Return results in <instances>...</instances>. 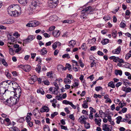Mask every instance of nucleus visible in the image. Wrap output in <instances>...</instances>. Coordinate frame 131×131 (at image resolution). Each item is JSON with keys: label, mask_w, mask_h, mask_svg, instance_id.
<instances>
[{"label": "nucleus", "mask_w": 131, "mask_h": 131, "mask_svg": "<svg viewBox=\"0 0 131 131\" xmlns=\"http://www.w3.org/2000/svg\"><path fill=\"white\" fill-rule=\"evenodd\" d=\"M20 7L18 5H11L8 7V12L10 15L16 17L20 15L21 14L20 11L18 12L17 11L18 9L20 10Z\"/></svg>", "instance_id": "nucleus-1"}, {"label": "nucleus", "mask_w": 131, "mask_h": 131, "mask_svg": "<svg viewBox=\"0 0 131 131\" xmlns=\"http://www.w3.org/2000/svg\"><path fill=\"white\" fill-rule=\"evenodd\" d=\"M40 4L39 2L37 1L34 0L31 2L29 8V11H32L31 13L35 12L39 10L38 9Z\"/></svg>", "instance_id": "nucleus-2"}, {"label": "nucleus", "mask_w": 131, "mask_h": 131, "mask_svg": "<svg viewBox=\"0 0 131 131\" xmlns=\"http://www.w3.org/2000/svg\"><path fill=\"white\" fill-rule=\"evenodd\" d=\"M14 84H16L17 88H15L14 87H12L14 90V92L15 94L14 95H16V97L19 98L21 95V90L20 89V87L17 83H14Z\"/></svg>", "instance_id": "nucleus-3"}, {"label": "nucleus", "mask_w": 131, "mask_h": 131, "mask_svg": "<svg viewBox=\"0 0 131 131\" xmlns=\"http://www.w3.org/2000/svg\"><path fill=\"white\" fill-rule=\"evenodd\" d=\"M11 97L9 99L6 100V102L9 103L10 105H15L18 102L19 100V97Z\"/></svg>", "instance_id": "nucleus-4"}, {"label": "nucleus", "mask_w": 131, "mask_h": 131, "mask_svg": "<svg viewBox=\"0 0 131 131\" xmlns=\"http://www.w3.org/2000/svg\"><path fill=\"white\" fill-rule=\"evenodd\" d=\"M58 3V0H49L48 2V5L50 8H55Z\"/></svg>", "instance_id": "nucleus-5"}, {"label": "nucleus", "mask_w": 131, "mask_h": 131, "mask_svg": "<svg viewBox=\"0 0 131 131\" xmlns=\"http://www.w3.org/2000/svg\"><path fill=\"white\" fill-rule=\"evenodd\" d=\"M35 38V37L34 35H30L28 36L27 38L23 40V43L26 44L30 42Z\"/></svg>", "instance_id": "nucleus-6"}, {"label": "nucleus", "mask_w": 131, "mask_h": 131, "mask_svg": "<svg viewBox=\"0 0 131 131\" xmlns=\"http://www.w3.org/2000/svg\"><path fill=\"white\" fill-rule=\"evenodd\" d=\"M20 67L26 72H28L31 69V67L29 65H21Z\"/></svg>", "instance_id": "nucleus-7"}, {"label": "nucleus", "mask_w": 131, "mask_h": 131, "mask_svg": "<svg viewBox=\"0 0 131 131\" xmlns=\"http://www.w3.org/2000/svg\"><path fill=\"white\" fill-rule=\"evenodd\" d=\"M1 122L2 124H3L7 125H9L10 123V121L8 118H6L4 120H1Z\"/></svg>", "instance_id": "nucleus-8"}, {"label": "nucleus", "mask_w": 131, "mask_h": 131, "mask_svg": "<svg viewBox=\"0 0 131 131\" xmlns=\"http://www.w3.org/2000/svg\"><path fill=\"white\" fill-rule=\"evenodd\" d=\"M110 126L108 124H104L102 126V129L105 131H111L109 128Z\"/></svg>", "instance_id": "nucleus-9"}, {"label": "nucleus", "mask_w": 131, "mask_h": 131, "mask_svg": "<svg viewBox=\"0 0 131 131\" xmlns=\"http://www.w3.org/2000/svg\"><path fill=\"white\" fill-rule=\"evenodd\" d=\"M86 118L84 116H81L78 119V121L81 124H83L86 122Z\"/></svg>", "instance_id": "nucleus-10"}, {"label": "nucleus", "mask_w": 131, "mask_h": 131, "mask_svg": "<svg viewBox=\"0 0 131 131\" xmlns=\"http://www.w3.org/2000/svg\"><path fill=\"white\" fill-rule=\"evenodd\" d=\"M16 40L15 38L13 37H11L10 39H9L8 40V42L7 45L8 47H10L11 46L10 45L13 44L14 42Z\"/></svg>", "instance_id": "nucleus-11"}, {"label": "nucleus", "mask_w": 131, "mask_h": 131, "mask_svg": "<svg viewBox=\"0 0 131 131\" xmlns=\"http://www.w3.org/2000/svg\"><path fill=\"white\" fill-rule=\"evenodd\" d=\"M49 108L46 106H42L40 109V111L41 113L45 112H47L49 111Z\"/></svg>", "instance_id": "nucleus-12"}, {"label": "nucleus", "mask_w": 131, "mask_h": 131, "mask_svg": "<svg viewBox=\"0 0 131 131\" xmlns=\"http://www.w3.org/2000/svg\"><path fill=\"white\" fill-rule=\"evenodd\" d=\"M121 47L119 46L117 47L116 49L113 50L112 51V53L113 54H118L121 51Z\"/></svg>", "instance_id": "nucleus-13"}, {"label": "nucleus", "mask_w": 131, "mask_h": 131, "mask_svg": "<svg viewBox=\"0 0 131 131\" xmlns=\"http://www.w3.org/2000/svg\"><path fill=\"white\" fill-rule=\"evenodd\" d=\"M30 79L32 81V82H30V81L31 80H29V82L30 84H34V82L37 80V77L35 75H34L31 77Z\"/></svg>", "instance_id": "nucleus-14"}, {"label": "nucleus", "mask_w": 131, "mask_h": 131, "mask_svg": "<svg viewBox=\"0 0 131 131\" xmlns=\"http://www.w3.org/2000/svg\"><path fill=\"white\" fill-rule=\"evenodd\" d=\"M61 44V43L59 42H56L52 45V48L55 49L58 47L60 46Z\"/></svg>", "instance_id": "nucleus-15"}, {"label": "nucleus", "mask_w": 131, "mask_h": 131, "mask_svg": "<svg viewBox=\"0 0 131 131\" xmlns=\"http://www.w3.org/2000/svg\"><path fill=\"white\" fill-rule=\"evenodd\" d=\"M60 34V32L59 30H54L53 31V35L56 37H58Z\"/></svg>", "instance_id": "nucleus-16"}, {"label": "nucleus", "mask_w": 131, "mask_h": 131, "mask_svg": "<svg viewBox=\"0 0 131 131\" xmlns=\"http://www.w3.org/2000/svg\"><path fill=\"white\" fill-rule=\"evenodd\" d=\"M86 13L87 14H90L91 12L93 11V9L92 8V7L91 6H89L85 9Z\"/></svg>", "instance_id": "nucleus-17"}, {"label": "nucleus", "mask_w": 131, "mask_h": 131, "mask_svg": "<svg viewBox=\"0 0 131 131\" xmlns=\"http://www.w3.org/2000/svg\"><path fill=\"white\" fill-rule=\"evenodd\" d=\"M70 45H69V47H72V48L74 47L76 43V41L74 40H72L69 42Z\"/></svg>", "instance_id": "nucleus-18"}, {"label": "nucleus", "mask_w": 131, "mask_h": 131, "mask_svg": "<svg viewBox=\"0 0 131 131\" xmlns=\"http://www.w3.org/2000/svg\"><path fill=\"white\" fill-rule=\"evenodd\" d=\"M31 24H32V27H35L40 24V23L39 21H31Z\"/></svg>", "instance_id": "nucleus-19"}, {"label": "nucleus", "mask_w": 131, "mask_h": 131, "mask_svg": "<svg viewBox=\"0 0 131 131\" xmlns=\"http://www.w3.org/2000/svg\"><path fill=\"white\" fill-rule=\"evenodd\" d=\"M40 53L41 55H44L45 54H46L47 52V51L46 50V49L44 47L40 51Z\"/></svg>", "instance_id": "nucleus-20"}, {"label": "nucleus", "mask_w": 131, "mask_h": 131, "mask_svg": "<svg viewBox=\"0 0 131 131\" xmlns=\"http://www.w3.org/2000/svg\"><path fill=\"white\" fill-rule=\"evenodd\" d=\"M95 121L96 123L99 126L101 125V119H99L98 120L97 119L95 118Z\"/></svg>", "instance_id": "nucleus-21"}, {"label": "nucleus", "mask_w": 131, "mask_h": 131, "mask_svg": "<svg viewBox=\"0 0 131 131\" xmlns=\"http://www.w3.org/2000/svg\"><path fill=\"white\" fill-rule=\"evenodd\" d=\"M115 74L116 75H119L121 76L122 75V71L121 70H116L115 71Z\"/></svg>", "instance_id": "nucleus-22"}, {"label": "nucleus", "mask_w": 131, "mask_h": 131, "mask_svg": "<svg viewBox=\"0 0 131 131\" xmlns=\"http://www.w3.org/2000/svg\"><path fill=\"white\" fill-rule=\"evenodd\" d=\"M108 86L114 88H115V85L112 81L109 82L108 84Z\"/></svg>", "instance_id": "nucleus-23"}, {"label": "nucleus", "mask_w": 131, "mask_h": 131, "mask_svg": "<svg viewBox=\"0 0 131 131\" xmlns=\"http://www.w3.org/2000/svg\"><path fill=\"white\" fill-rule=\"evenodd\" d=\"M109 40L107 39H105L101 41L103 45L106 44L108 42Z\"/></svg>", "instance_id": "nucleus-24"}, {"label": "nucleus", "mask_w": 131, "mask_h": 131, "mask_svg": "<svg viewBox=\"0 0 131 131\" xmlns=\"http://www.w3.org/2000/svg\"><path fill=\"white\" fill-rule=\"evenodd\" d=\"M19 3L21 4L25 5L27 3V0H18Z\"/></svg>", "instance_id": "nucleus-25"}, {"label": "nucleus", "mask_w": 131, "mask_h": 131, "mask_svg": "<svg viewBox=\"0 0 131 131\" xmlns=\"http://www.w3.org/2000/svg\"><path fill=\"white\" fill-rule=\"evenodd\" d=\"M11 131H19L18 128L16 126H13L10 128Z\"/></svg>", "instance_id": "nucleus-26"}, {"label": "nucleus", "mask_w": 131, "mask_h": 131, "mask_svg": "<svg viewBox=\"0 0 131 131\" xmlns=\"http://www.w3.org/2000/svg\"><path fill=\"white\" fill-rule=\"evenodd\" d=\"M88 103L85 100L83 101V103L82 104V106L84 108H88Z\"/></svg>", "instance_id": "nucleus-27"}, {"label": "nucleus", "mask_w": 131, "mask_h": 131, "mask_svg": "<svg viewBox=\"0 0 131 131\" xmlns=\"http://www.w3.org/2000/svg\"><path fill=\"white\" fill-rule=\"evenodd\" d=\"M37 92L38 93H40L41 94L43 95L45 94V92L42 89H37Z\"/></svg>", "instance_id": "nucleus-28"}, {"label": "nucleus", "mask_w": 131, "mask_h": 131, "mask_svg": "<svg viewBox=\"0 0 131 131\" xmlns=\"http://www.w3.org/2000/svg\"><path fill=\"white\" fill-rule=\"evenodd\" d=\"M64 81L66 84H70L71 82V81L68 78H65L64 80Z\"/></svg>", "instance_id": "nucleus-29"}, {"label": "nucleus", "mask_w": 131, "mask_h": 131, "mask_svg": "<svg viewBox=\"0 0 131 131\" xmlns=\"http://www.w3.org/2000/svg\"><path fill=\"white\" fill-rule=\"evenodd\" d=\"M81 48L84 51H86L87 49V47L85 43H83L81 46Z\"/></svg>", "instance_id": "nucleus-30"}, {"label": "nucleus", "mask_w": 131, "mask_h": 131, "mask_svg": "<svg viewBox=\"0 0 131 131\" xmlns=\"http://www.w3.org/2000/svg\"><path fill=\"white\" fill-rule=\"evenodd\" d=\"M5 74L7 78H9L11 77L10 74L9 73L8 70H5Z\"/></svg>", "instance_id": "nucleus-31"}, {"label": "nucleus", "mask_w": 131, "mask_h": 131, "mask_svg": "<svg viewBox=\"0 0 131 131\" xmlns=\"http://www.w3.org/2000/svg\"><path fill=\"white\" fill-rule=\"evenodd\" d=\"M78 80L77 79L75 80L74 81V83L73 84V86L74 87L78 86L79 85L78 83Z\"/></svg>", "instance_id": "nucleus-32"}, {"label": "nucleus", "mask_w": 131, "mask_h": 131, "mask_svg": "<svg viewBox=\"0 0 131 131\" xmlns=\"http://www.w3.org/2000/svg\"><path fill=\"white\" fill-rule=\"evenodd\" d=\"M84 126L85 127L86 129H88L90 127V124L89 123L86 122L84 123Z\"/></svg>", "instance_id": "nucleus-33"}, {"label": "nucleus", "mask_w": 131, "mask_h": 131, "mask_svg": "<svg viewBox=\"0 0 131 131\" xmlns=\"http://www.w3.org/2000/svg\"><path fill=\"white\" fill-rule=\"evenodd\" d=\"M43 129L44 131H50V128L47 125H45Z\"/></svg>", "instance_id": "nucleus-34"}, {"label": "nucleus", "mask_w": 131, "mask_h": 131, "mask_svg": "<svg viewBox=\"0 0 131 131\" xmlns=\"http://www.w3.org/2000/svg\"><path fill=\"white\" fill-rule=\"evenodd\" d=\"M54 85L56 87V88H54V90L53 91V92L55 93V91L57 90V89H59V86H58V84L56 82H54L53 83Z\"/></svg>", "instance_id": "nucleus-35"}, {"label": "nucleus", "mask_w": 131, "mask_h": 131, "mask_svg": "<svg viewBox=\"0 0 131 131\" xmlns=\"http://www.w3.org/2000/svg\"><path fill=\"white\" fill-rule=\"evenodd\" d=\"M103 19L106 21H108L111 19L110 17L108 16H105L103 18Z\"/></svg>", "instance_id": "nucleus-36"}, {"label": "nucleus", "mask_w": 131, "mask_h": 131, "mask_svg": "<svg viewBox=\"0 0 131 131\" xmlns=\"http://www.w3.org/2000/svg\"><path fill=\"white\" fill-rule=\"evenodd\" d=\"M96 41V39L95 38H93L91 39H89L88 40L89 42H90L91 44H93L95 43V41Z\"/></svg>", "instance_id": "nucleus-37"}, {"label": "nucleus", "mask_w": 131, "mask_h": 131, "mask_svg": "<svg viewBox=\"0 0 131 131\" xmlns=\"http://www.w3.org/2000/svg\"><path fill=\"white\" fill-rule=\"evenodd\" d=\"M95 90L97 91H100L102 90V88L100 86H97L95 88Z\"/></svg>", "instance_id": "nucleus-38"}, {"label": "nucleus", "mask_w": 131, "mask_h": 131, "mask_svg": "<svg viewBox=\"0 0 131 131\" xmlns=\"http://www.w3.org/2000/svg\"><path fill=\"white\" fill-rule=\"evenodd\" d=\"M62 57L63 58H67L68 59L70 58V56L68 54H66L62 55Z\"/></svg>", "instance_id": "nucleus-39"}, {"label": "nucleus", "mask_w": 131, "mask_h": 131, "mask_svg": "<svg viewBox=\"0 0 131 131\" xmlns=\"http://www.w3.org/2000/svg\"><path fill=\"white\" fill-rule=\"evenodd\" d=\"M31 119V117L29 115H27L26 118V120L27 122H29Z\"/></svg>", "instance_id": "nucleus-40"}, {"label": "nucleus", "mask_w": 131, "mask_h": 131, "mask_svg": "<svg viewBox=\"0 0 131 131\" xmlns=\"http://www.w3.org/2000/svg\"><path fill=\"white\" fill-rule=\"evenodd\" d=\"M13 36L16 38L20 36L19 34L17 32H15L13 34Z\"/></svg>", "instance_id": "nucleus-41"}, {"label": "nucleus", "mask_w": 131, "mask_h": 131, "mask_svg": "<svg viewBox=\"0 0 131 131\" xmlns=\"http://www.w3.org/2000/svg\"><path fill=\"white\" fill-rule=\"evenodd\" d=\"M41 67L40 66H38L36 68V70L39 73L40 72Z\"/></svg>", "instance_id": "nucleus-42"}, {"label": "nucleus", "mask_w": 131, "mask_h": 131, "mask_svg": "<svg viewBox=\"0 0 131 131\" xmlns=\"http://www.w3.org/2000/svg\"><path fill=\"white\" fill-rule=\"evenodd\" d=\"M52 72H50L47 73V76L49 78H51L52 77Z\"/></svg>", "instance_id": "nucleus-43"}, {"label": "nucleus", "mask_w": 131, "mask_h": 131, "mask_svg": "<svg viewBox=\"0 0 131 131\" xmlns=\"http://www.w3.org/2000/svg\"><path fill=\"white\" fill-rule=\"evenodd\" d=\"M66 67L69 70H70L72 68L71 66L69 64L67 63L66 64Z\"/></svg>", "instance_id": "nucleus-44"}, {"label": "nucleus", "mask_w": 131, "mask_h": 131, "mask_svg": "<svg viewBox=\"0 0 131 131\" xmlns=\"http://www.w3.org/2000/svg\"><path fill=\"white\" fill-rule=\"evenodd\" d=\"M7 22L8 24H11L14 22V21L12 19H8Z\"/></svg>", "instance_id": "nucleus-45"}, {"label": "nucleus", "mask_w": 131, "mask_h": 131, "mask_svg": "<svg viewBox=\"0 0 131 131\" xmlns=\"http://www.w3.org/2000/svg\"><path fill=\"white\" fill-rule=\"evenodd\" d=\"M37 109L36 108L33 111V113L34 114V115L35 116L37 115V113H39V112L37 110Z\"/></svg>", "instance_id": "nucleus-46"}, {"label": "nucleus", "mask_w": 131, "mask_h": 131, "mask_svg": "<svg viewBox=\"0 0 131 131\" xmlns=\"http://www.w3.org/2000/svg\"><path fill=\"white\" fill-rule=\"evenodd\" d=\"M93 97L94 98H97L98 97L99 98H100L102 97V95L100 94H94L93 95Z\"/></svg>", "instance_id": "nucleus-47"}, {"label": "nucleus", "mask_w": 131, "mask_h": 131, "mask_svg": "<svg viewBox=\"0 0 131 131\" xmlns=\"http://www.w3.org/2000/svg\"><path fill=\"white\" fill-rule=\"evenodd\" d=\"M124 67L126 68H130L131 66L130 64L128 63H126L124 65Z\"/></svg>", "instance_id": "nucleus-48"}, {"label": "nucleus", "mask_w": 131, "mask_h": 131, "mask_svg": "<svg viewBox=\"0 0 131 131\" xmlns=\"http://www.w3.org/2000/svg\"><path fill=\"white\" fill-rule=\"evenodd\" d=\"M131 54L129 53H127L125 56V59H128L131 57Z\"/></svg>", "instance_id": "nucleus-49"}, {"label": "nucleus", "mask_w": 131, "mask_h": 131, "mask_svg": "<svg viewBox=\"0 0 131 131\" xmlns=\"http://www.w3.org/2000/svg\"><path fill=\"white\" fill-rule=\"evenodd\" d=\"M2 63L5 66H7V63L6 62L5 60L4 59H3L2 61Z\"/></svg>", "instance_id": "nucleus-50"}, {"label": "nucleus", "mask_w": 131, "mask_h": 131, "mask_svg": "<svg viewBox=\"0 0 131 131\" xmlns=\"http://www.w3.org/2000/svg\"><path fill=\"white\" fill-rule=\"evenodd\" d=\"M58 114V112H54L53 114L51 115V116L52 118H53L54 117Z\"/></svg>", "instance_id": "nucleus-51"}, {"label": "nucleus", "mask_w": 131, "mask_h": 131, "mask_svg": "<svg viewBox=\"0 0 131 131\" xmlns=\"http://www.w3.org/2000/svg\"><path fill=\"white\" fill-rule=\"evenodd\" d=\"M67 77L68 78H69L71 80L73 79L72 75L69 73L67 74Z\"/></svg>", "instance_id": "nucleus-52"}, {"label": "nucleus", "mask_w": 131, "mask_h": 131, "mask_svg": "<svg viewBox=\"0 0 131 131\" xmlns=\"http://www.w3.org/2000/svg\"><path fill=\"white\" fill-rule=\"evenodd\" d=\"M125 26V24L122 22L120 24V26L121 28H124Z\"/></svg>", "instance_id": "nucleus-53"}, {"label": "nucleus", "mask_w": 131, "mask_h": 131, "mask_svg": "<svg viewBox=\"0 0 131 131\" xmlns=\"http://www.w3.org/2000/svg\"><path fill=\"white\" fill-rule=\"evenodd\" d=\"M71 102L67 100H64L63 101V103L66 104H69Z\"/></svg>", "instance_id": "nucleus-54"}, {"label": "nucleus", "mask_w": 131, "mask_h": 131, "mask_svg": "<svg viewBox=\"0 0 131 131\" xmlns=\"http://www.w3.org/2000/svg\"><path fill=\"white\" fill-rule=\"evenodd\" d=\"M112 35L114 37H116L117 35V31H113L112 33Z\"/></svg>", "instance_id": "nucleus-55"}, {"label": "nucleus", "mask_w": 131, "mask_h": 131, "mask_svg": "<svg viewBox=\"0 0 131 131\" xmlns=\"http://www.w3.org/2000/svg\"><path fill=\"white\" fill-rule=\"evenodd\" d=\"M89 78L91 81H92L94 78V77H93V75L92 74L90 76L88 77H87V79Z\"/></svg>", "instance_id": "nucleus-56"}, {"label": "nucleus", "mask_w": 131, "mask_h": 131, "mask_svg": "<svg viewBox=\"0 0 131 131\" xmlns=\"http://www.w3.org/2000/svg\"><path fill=\"white\" fill-rule=\"evenodd\" d=\"M56 98L58 100H60L62 99V97L61 95H57L56 96Z\"/></svg>", "instance_id": "nucleus-57"}, {"label": "nucleus", "mask_w": 131, "mask_h": 131, "mask_svg": "<svg viewBox=\"0 0 131 131\" xmlns=\"http://www.w3.org/2000/svg\"><path fill=\"white\" fill-rule=\"evenodd\" d=\"M55 28V27L54 26H52L50 27L49 28V31H52Z\"/></svg>", "instance_id": "nucleus-58"}, {"label": "nucleus", "mask_w": 131, "mask_h": 131, "mask_svg": "<svg viewBox=\"0 0 131 131\" xmlns=\"http://www.w3.org/2000/svg\"><path fill=\"white\" fill-rule=\"evenodd\" d=\"M96 64V63L94 62V60H93V62L91 63V67H93L94 66H95Z\"/></svg>", "instance_id": "nucleus-59"}, {"label": "nucleus", "mask_w": 131, "mask_h": 131, "mask_svg": "<svg viewBox=\"0 0 131 131\" xmlns=\"http://www.w3.org/2000/svg\"><path fill=\"white\" fill-rule=\"evenodd\" d=\"M9 52L10 54L12 55H13L14 54V51L13 50V49L12 48H10L9 50Z\"/></svg>", "instance_id": "nucleus-60"}, {"label": "nucleus", "mask_w": 131, "mask_h": 131, "mask_svg": "<svg viewBox=\"0 0 131 131\" xmlns=\"http://www.w3.org/2000/svg\"><path fill=\"white\" fill-rule=\"evenodd\" d=\"M35 123L36 124H38V125H39L40 124H41V122H40L38 120H34Z\"/></svg>", "instance_id": "nucleus-61"}, {"label": "nucleus", "mask_w": 131, "mask_h": 131, "mask_svg": "<svg viewBox=\"0 0 131 131\" xmlns=\"http://www.w3.org/2000/svg\"><path fill=\"white\" fill-rule=\"evenodd\" d=\"M43 35L45 38H49L50 37V35L46 33H44Z\"/></svg>", "instance_id": "nucleus-62"}, {"label": "nucleus", "mask_w": 131, "mask_h": 131, "mask_svg": "<svg viewBox=\"0 0 131 131\" xmlns=\"http://www.w3.org/2000/svg\"><path fill=\"white\" fill-rule=\"evenodd\" d=\"M127 108L126 107H124L121 110V111L123 113L126 112L127 111Z\"/></svg>", "instance_id": "nucleus-63"}, {"label": "nucleus", "mask_w": 131, "mask_h": 131, "mask_svg": "<svg viewBox=\"0 0 131 131\" xmlns=\"http://www.w3.org/2000/svg\"><path fill=\"white\" fill-rule=\"evenodd\" d=\"M69 117L73 120H74V117L73 114H71L69 116Z\"/></svg>", "instance_id": "nucleus-64"}]
</instances>
